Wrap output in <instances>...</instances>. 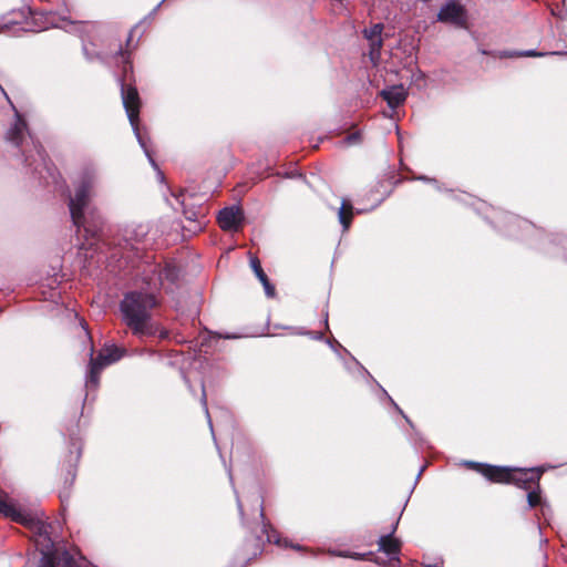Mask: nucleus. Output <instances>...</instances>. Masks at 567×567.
I'll use <instances>...</instances> for the list:
<instances>
[{
  "mask_svg": "<svg viewBox=\"0 0 567 567\" xmlns=\"http://www.w3.org/2000/svg\"><path fill=\"white\" fill-rule=\"evenodd\" d=\"M203 404L205 406V410H207V406H206V394L205 392H203ZM206 413L208 414V411H206Z\"/></svg>",
  "mask_w": 567,
  "mask_h": 567,
  "instance_id": "nucleus-26",
  "label": "nucleus"
},
{
  "mask_svg": "<svg viewBox=\"0 0 567 567\" xmlns=\"http://www.w3.org/2000/svg\"><path fill=\"white\" fill-rule=\"evenodd\" d=\"M369 41V55L373 64H377L380 59V50L382 48V38L380 39H370Z\"/></svg>",
  "mask_w": 567,
  "mask_h": 567,
  "instance_id": "nucleus-17",
  "label": "nucleus"
},
{
  "mask_svg": "<svg viewBox=\"0 0 567 567\" xmlns=\"http://www.w3.org/2000/svg\"><path fill=\"white\" fill-rule=\"evenodd\" d=\"M184 214H185V217L187 220H189L190 223H194V227H189V230L192 231H198L202 229L203 227V223H204V218H205V215L202 210H198V212H188V210H184Z\"/></svg>",
  "mask_w": 567,
  "mask_h": 567,
  "instance_id": "nucleus-15",
  "label": "nucleus"
},
{
  "mask_svg": "<svg viewBox=\"0 0 567 567\" xmlns=\"http://www.w3.org/2000/svg\"><path fill=\"white\" fill-rule=\"evenodd\" d=\"M398 520L393 523L392 532L389 535H383L378 540L379 550L385 553L386 555L391 556L393 559H398V555L401 549V542L400 539L393 537V533L396 529Z\"/></svg>",
  "mask_w": 567,
  "mask_h": 567,
  "instance_id": "nucleus-9",
  "label": "nucleus"
},
{
  "mask_svg": "<svg viewBox=\"0 0 567 567\" xmlns=\"http://www.w3.org/2000/svg\"><path fill=\"white\" fill-rule=\"evenodd\" d=\"M527 499H528L529 506L535 507L536 505H538L540 497L536 493H528Z\"/></svg>",
  "mask_w": 567,
  "mask_h": 567,
  "instance_id": "nucleus-21",
  "label": "nucleus"
},
{
  "mask_svg": "<svg viewBox=\"0 0 567 567\" xmlns=\"http://www.w3.org/2000/svg\"><path fill=\"white\" fill-rule=\"evenodd\" d=\"M250 267L252 271L255 272L256 277L259 279V281H266L267 275L261 268L260 261L257 257L250 258Z\"/></svg>",
  "mask_w": 567,
  "mask_h": 567,
  "instance_id": "nucleus-18",
  "label": "nucleus"
},
{
  "mask_svg": "<svg viewBox=\"0 0 567 567\" xmlns=\"http://www.w3.org/2000/svg\"><path fill=\"white\" fill-rule=\"evenodd\" d=\"M292 548L295 549H300L301 547L300 546H291Z\"/></svg>",
  "mask_w": 567,
  "mask_h": 567,
  "instance_id": "nucleus-27",
  "label": "nucleus"
},
{
  "mask_svg": "<svg viewBox=\"0 0 567 567\" xmlns=\"http://www.w3.org/2000/svg\"><path fill=\"white\" fill-rule=\"evenodd\" d=\"M96 182V172L93 168H86L81 174L74 195L70 197L69 208L72 221L78 229V233L83 231V236L95 237L100 230V217H95L94 210L90 208L89 204L93 197V188Z\"/></svg>",
  "mask_w": 567,
  "mask_h": 567,
  "instance_id": "nucleus-1",
  "label": "nucleus"
},
{
  "mask_svg": "<svg viewBox=\"0 0 567 567\" xmlns=\"http://www.w3.org/2000/svg\"><path fill=\"white\" fill-rule=\"evenodd\" d=\"M20 524L28 526L33 533L35 546L42 555L40 567H54L58 549L50 537L51 526L43 520L32 518L29 514H27V522H20Z\"/></svg>",
  "mask_w": 567,
  "mask_h": 567,
  "instance_id": "nucleus-3",
  "label": "nucleus"
},
{
  "mask_svg": "<svg viewBox=\"0 0 567 567\" xmlns=\"http://www.w3.org/2000/svg\"><path fill=\"white\" fill-rule=\"evenodd\" d=\"M123 351L115 346H106L102 349L96 359H91L87 383L96 385L103 368L120 360Z\"/></svg>",
  "mask_w": 567,
  "mask_h": 567,
  "instance_id": "nucleus-5",
  "label": "nucleus"
},
{
  "mask_svg": "<svg viewBox=\"0 0 567 567\" xmlns=\"http://www.w3.org/2000/svg\"><path fill=\"white\" fill-rule=\"evenodd\" d=\"M264 286L265 292L269 298L275 297V287L270 284L269 279L266 278V281H260Z\"/></svg>",
  "mask_w": 567,
  "mask_h": 567,
  "instance_id": "nucleus-20",
  "label": "nucleus"
},
{
  "mask_svg": "<svg viewBox=\"0 0 567 567\" xmlns=\"http://www.w3.org/2000/svg\"><path fill=\"white\" fill-rule=\"evenodd\" d=\"M546 53H540V52H536L534 50H528V51H523V52L516 53L515 55H517V56H543Z\"/></svg>",
  "mask_w": 567,
  "mask_h": 567,
  "instance_id": "nucleus-22",
  "label": "nucleus"
},
{
  "mask_svg": "<svg viewBox=\"0 0 567 567\" xmlns=\"http://www.w3.org/2000/svg\"><path fill=\"white\" fill-rule=\"evenodd\" d=\"M339 220L342 224L344 229H348L351 223V218L353 216V207L351 203L347 199H343L341 206L339 208Z\"/></svg>",
  "mask_w": 567,
  "mask_h": 567,
  "instance_id": "nucleus-14",
  "label": "nucleus"
},
{
  "mask_svg": "<svg viewBox=\"0 0 567 567\" xmlns=\"http://www.w3.org/2000/svg\"><path fill=\"white\" fill-rule=\"evenodd\" d=\"M268 540H274L276 544L281 545L280 539L274 538V535H268ZM282 546L288 547L290 546L287 540H284Z\"/></svg>",
  "mask_w": 567,
  "mask_h": 567,
  "instance_id": "nucleus-23",
  "label": "nucleus"
},
{
  "mask_svg": "<svg viewBox=\"0 0 567 567\" xmlns=\"http://www.w3.org/2000/svg\"><path fill=\"white\" fill-rule=\"evenodd\" d=\"M341 556H346V557H352V558H355V559H363L365 555H361V554H353V555H347V554H340Z\"/></svg>",
  "mask_w": 567,
  "mask_h": 567,
  "instance_id": "nucleus-24",
  "label": "nucleus"
},
{
  "mask_svg": "<svg viewBox=\"0 0 567 567\" xmlns=\"http://www.w3.org/2000/svg\"><path fill=\"white\" fill-rule=\"evenodd\" d=\"M157 305L151 293L130 292L121 302V312L125 324L137 336L152 334L151 309Z\"/></svg>",
  "mask_w": 567,
  "mask_h": 567,
  "instance_id": "nucleus-2",
  "label": "nucleus"
},
{
  "mask_svg": "<svg viewBox=\"0 0 567 567\" xmlns=\"http://www.w3.org/2000/svg\"><path fill=\"white\" fill-rule=\"evenodd\" d=\"M244 220L243 210L238 206L221 209L217 216L219 227L226 231H237Z\"/></svg>",
  "mask_w": 567,
  "mask_h": 567,
  "instance_id": "nucleus-7",
  "label": "nucleus"
},
{
  "mask_svg": "<svg viewBox=\"0 0 567 567\" xmlns=\"http://www.w3.org/2000/svg\"><path fill=\"white\" fill-rule=\"evenodd\" d=\"M25 128V122L21 118L19 114H17V121L8 132V140L14 143L16 145H19L22 141Z\"/></svg>",
  "mask_w": 567,
  "mask_h": 567,
  "instance_id": "nucleus-13",
  "label": "nucleus"
},
{
  "mask_svg": "<svg viewBox=\"0 0 567 567\" xmlns=\"http://www.w3.org/2000/svg\"><path fill=\"white\" fill-rule=\"evenodd\" d=\"M381 95L391 109H395L405 101L406 91L403 85H393L381 91Z\"/></svg>",
  "mask_w": 567,
  "mask_h": 567,
  "instance_id": "nucleus-11",
  "label": "nucleus"
},
{
  "mask_svg": "<svg viewBox=\"0 0 567 567\" xmlns=\"http://www.w3.org/2000/svg\"><path fill=\"white\" fill-rule=\"evenodd\" d=\"M121 92H122L123 105L125 107L130 123L135 132V135H136L141 146L144 150H146L144 143L142 142L140 133H138V114H140L141 102H140V96H138L137 90L134 86H131V85L125 86V84L122 83ZM145 153L148 157H151L147 151H145ZM150 161L153 165H155V163L152 158H150Z\"/></svg>",
  "mask_w": 567,
  "mask_h": 567,
  "instance_id": "nucleus-4",
  "label": "nucleus"
},
{
  "mask_svg": "<svg viewBox=\"0 0 567 567\" xmlns=\"http://www.w3.org/2000/svg\"><path fill=\"white\" fill-rule=\"evenodd\" d=\"M347 140L349 143H354V141L357 140V135H350V136H348Z\"/></svg>",
  "mask_w": 567,
  "mask_h": 567,
  "instance_id": "nucleus-25",
  "label": "nucleus"
},
{
  "mask_svg": "<svg viewBox=\"0 0 567 567\" xmlns=\"http://www.w3.org/2000/svg\"><path fill=\"white\" fill-rule=\"evenodd\" d=\"M468 465L471 467L478 468L480 472L492 482L509 483L515 480L514 473L506 467L482 465L476 463H468Z\"/></svg>",
  "mask_w": 567,
  "mask_h": 567,
  "instance_id": "nucleus-8",
  "label": "nucleus"
},
{
  "mask_svg": "<svg viewBox=\"0 0 567 567\" xmlns=\"http://www.w3.org/2000/svg\"><path fill=\"white\" fill-rule=\"evenodd\" d=\"M383 25L381 23H377L370 29L364 30V37L367 40L370 39H380L382 34Z\"/></svg>",
  "mask_w": 567,
  "mask_h": 567,
  "instance_id": "nucleus-19",
  "label": "nucleus"
},
{
  "mask_svg": "<svg viewBox=\"0 0 567 567\" xmlns=\"http://www.w3.org/2000/svg\"><path fill=\"white\" fill-rule=\"evenodd\" d=\"M61 561L64 564L65 567H81V565L75 560V558L66 550H63L62 553L58 550L54 567H58V565Z\"/></svg>",
  "mask_w": 567,
  "mask_h": 567,
  "instance_id": "nucleus-16",
  "label": "nucleus"
},
{
  "mask_svg": "<svg viewBox=\"0 0 567 567\" xmlns=\"http://www.w3.org/2000/svg\"><path fill=\"white\" fill-rule=\"evenodd\" d=\"M437 21L466 28V10L458 1L449 0L439 11Z\"/></svg>",
  "mask_w": 567,
  "mask_h": 567,
  "instance_id": "nucleus-6",
  "label": "nucleus"
},
{
  "mask_svg": "<svg viewBox=\"0 0 567 567\" xmlns=\"http://www.w3.org/2000/svg\"><path fill=\"white\" fill-rule=\"evenodd\" d=\"M0 514L13 522H27V513L17 508L7 494H0Z\"/></svg>",
  "mask_w": 567,
  "mask_h": 567,
  "instance_id": "nucleus-10",
  "label": "nucleus"
},
{
  "mask_svg": "<svg viewBox=\"0 0 567 567\" xmlns=\"http://www.w3.org/2000/svg\"><path fill=\"white\" fill-rule=\"evenodd\" d=\"M178 277V270L175 266L166 265L164 267L158 268L157 270V279H151L154 287L161 286L164 287L166 282H174Z\"/></svg>",
  "mask_w": 567,
  "mask_h": 567,
  "instance_id": "nucleus-12",
  "label": "nucleus"
}]
</instances>
